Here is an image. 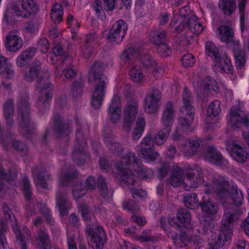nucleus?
Instances as JSON below:
<instances>
[{"label":"nucleus","mask_w":249,"mask_h":249,"mask_svg":"<svg viewBox=\"0 0 249 249\" xmlns=\"http://www.w3.org/2000/svg\"><path fill=\"white\" fill-rule=\"evenodd\" d=\"M177 220L180 227L190 228L191 227V216L190 212L184 209H180L177 213Z\"/></svg>","instance_id":"obj_30"},{"label":"nucleus","mask_w":249,"mask_h":249,"mask_svg":"<svg viewBox=\"0 0 249 249\" xmlns=\"http://www.w3.org/2000/svg\"><path fill=\"white\" fill-rule=\"evenodd\" d=\"M52 130L58 139L67 137L71 131V122L64 120L58 113H55L53 116Z\"/></svg>","instance_id":"obj_8"},{"label":"nucleus","mask_w":249,"mask_h":249,"mask_svg":"<svg viewBox=\"0 0 249 249\" xmlns=\"http://www.w3.org/2000/svg\"><path fill=\"white\" fill-rule=\"evenodd\" d=\"M185 178L183 170L179 167H176L173 169L171 177V184L174 187H178L182 183L184 184Z\"/></svg>","instance_id":"obj_32"},{"label":"nucleus","mask_w":249,"mask_h":249,"mask_svg":"<svg viewBox=\"0 0 249 249\" xmlns=\"http://www.w3.org/2000/svg\"><path fill=\"white\" fill-rule=\"evenodd\" d=\"M2 209L4 218L7 221V222L11 224L13 227L17 239L19 241L21 248L22 249H26V241L23 239L22 234L19 230L15 216L12 213L6 203H4L3 204Z\"/></svg>","instance_id":"obj_13"},{"label":"nucleus","mask_w":249,"mask_h":249,"mask_svg":"<svg viewBox=\"0 0 249 249\" xmlns=\"http://www.w3.org/2000/svg\"><path fill=\"white\" fill-rule=\"evenodd\" d=\"M139 51V49L138 47H129L127 50L123 51L121 58L125 62L128 61Z\"/></svg>","instance_id":"obj_56"},{"label":"nucleus","mask_w":249,"mask_h":249,"mask_svg":"<svg viewBox=\"0 0 249 249\" xmlns=\"http://www.w3.org/2000/svg\"><path fill=\"white\" fill-rule=\"evenodd\" d=\"M161 94L157 89L152 90L146 96L144 102V109L148 113L156 112L159 108V103Z\"/></svg>","instance_id":"obj_14"},{"label":"nucleus","mask_w":249,"mask_h":249,"mask_svg":"<svg viewBox=\"0 0 249 249\" xmlns=\"http://www.w3.org/2000/svg\"><path fill=\"white\" fill-rule=\"evenodd\" d=\"M231 155L233 159L237 162H245L248 157L247 150L245 147H241L237 144L231 145Z\"/></svg>","instance_id":"obj_22"},{"label":"nucleus","mask_w":249,"mask_h":249,"mask_svg":"<svg viewBox=\"0 0 249 249\" xmlns=\"http://www.w3.org/2000/svg\"><path fill=\"white\" fill-rule=\"evenodd\" d=\"M200 144L196 141H189L184 145L182 151L186 157H190L195 155L197 151Z\"/></svg>","instance_id":"obj_35"},{"label":"nucleus","mask_w":249,"mask_h":249,"mask_svg":"<svg viewBox=\"0 0 249 249\" xmlns=\"http://www.w3.org/2000/svg\"><path fill=\"white\" fill-rule=\"evenodd\" d=\"M154 145L153 137L151 134H149L144 137L141 142V149L148 148H153Z\"/></svg>","instance_id":"obj_61"},{"label":"nucleus","mask_w":249,"mask_h":249,"mask_svg":"<svg viewBox=\"0 0 249 249\" xmlns=\"http://www.w3.org/2000/svg\"><path fill=\"white\" fill-rule=\"evenodd\" d=\"M183 202L186 207L193 209L198 206V200L196 193H191L184 197Z\"/></svg>","instance_id":"obj_45"},{"label":"nucleus","mask_w":249,"mask_h":249,"mask_svg":"<svg viewBox=\"0 0 249 249\" xmlns=\"http://www.w3.org/2000/svg\"><path fill=\"white\" fill-rule=\"evenodd\" d=\"M229 122L231 127L239 128L243 126L248 128L249 119L238 106L231 108L229 113Z\"/></svg>","instance_id":"obj_10"},{"label":"nucleus","mask_w":249,"mask_h":249,"mask_svg":"<svg viewBox=\"0 0 249 249\" xmlns=\"http://www.w3.org/2000/svg\"><path fill=\"white\" fill-rule=\"evenodd\" d=\"M212 182L213 188H206L204 190L205 193L210 194L213 191L214 192L221 202H225V200L229 199L228 191L229 183L228 181L221 176H216L213 178Z\"/></svg>","instance_id":"obj_6"},{"label":"nucleus","mask_w":249,"mask_h":249,"mask_svg":"<svg viewBox=\"0 0 249 249\" xmlns=\"http://www.w3.org/2000/svg\"><path fill=\"white\" fill-rule=\"evenodd\" d=\"M223 230L220 228V233L215 239H211L209 240V246L213 249H219L223 247L226 242L231 239V233L230 231Z\"/></svg>","instance_id":"obj_19"},{"label":"nucleus","mask_w":249,"mask_h":249,"mask_svg":"<svg viewBox=\"0 0 249 249\" xmlns=\"http://www.w3.org/2000/svg\"><path fill=\"white\" fill-rule=\"evenodd\" d=\"M219 36L220 40L226 43L233 42L234 33L231 25H222L218 27Z\"/></svg>","instance_id":"obj_25"},{"label":"nucleus","mask_w":249,"mask_h":249,"mask_svg":"<svg viewBox=\"0 0 249 249\" xmlns=\"http://www.w3.org/2000/svg\"><path fill=\"white\" fill-rule=\"evenodd\" d=\"M135 170H137L140 177L143 179L151 178L153 176V171L151 169L147 168L140 169L139 168Z\"/></svg>","instance_id":"obj_63"},{"label":"nucleus","mask_w":249,"mask_h":249,"mask_svg":"<svg viewBox=\"0 0 249 249\" xmlns=\"http://www.w3.org/2000/svg\"><path fill=\"white\" fill-rule=\"evenodd\" d=\"M138 114V102L135 100L129 101L124 109V130L128 132L132 124L136 119Z\"/></svg>","instance_id":"obj_11"},{"label":"nucleus","mask_w":249,"mask_h":249,"mask_svg":"<svg viewBox=\"0 0 249 249\" xmlns=\"http://www.w3.org/2000/svg\"><path fill=\"white\" fill-rule=\"evenodd\" d=\"M86 191V187L83 182L77 180L73 185L72 194L75 199H78L83 196Z\"/></svg>","instance_id":"obj_39"},{"label":"nucleus","mask_w":249,"mask_h":249,"mask_svg":"<svg viewBox=\"0 0 249 249\" xmlns=\"http://www.w3.org/2000/svg\"><path fill=\"white\" fill-rule=\"evenodd\" d=\"M234 56L235 57V65L237 69H240L245 65V54L238 48L233 49Z\"/></svg>","instance_id":"obj_42"},{"label":"nucleus","mask_w":249,"mask_h":249,"mask_svg":"<svg viewBox=\"0 0 249 249\" xmlns=\"http://www.w3.org/2000/svg\"><path fill=\"white\" fill-rule=\"evenodd\" d=\"M174 116V109L173 108V103L168 101L165 106V107L163 111L161 122L164 124L165 127L169 126L172 124L173 118Z\"/></svg>","instance_id":"obj_26"},{"label":"nucleus","mask_w":249,"mask_h":249,"mask_svg":"<svg viewBox=\"0 0 249 249\" xmlns=\"http://www.w3.org/2000/svg\"><path fill=\"white\" fill-rule=\"evenodd\" d=\"M42 63L37 60L33 61L28 71H24V78L28 82H32L37 78L36 88L40 92L37 100L39 110L44 112L49 106V101L53 95L50 92L52 85L49 82L50 74L48 71L42 69Z\"/></svg>","instance_id":"obj_1"},{"label":"nucleus","mask_w":249,"mask_h":249,"mask_svg":"<svg viewBox=\"0 0 249 249\" xmlns=\"http://www.w3.org/2000/svg\"><path fill=\"white\" fill-rule=\"evenodd\" d=\"M141 157L147 162L155 161L159 156V153L154 152L153 148H143L140 151Z\"/></svg>","instance_id":"obj_41"},{"label":"nucleus","mask_w":249,"mask_h":249,"mask_svg":"<svg viewBox=\"0 0 249 249\" xmlns=\"http://www.w3.org/2000/svg\"><path fill=\"white\" fill-rule=\"evenodd\" d=\"M56 199L60 214L63 215L68 208L67 194L64 191H59L57 193Z\"/></svg>","instance_id":"obj_33"},{"label":"nucleus","mask_w":249,"mask_h":249,"mask_svg":"<svg viewBox=\"0 0 249 249\" xmlns=\"http://www.w3.org/2000/svg\"><path fill=\"white\" fill-rule=\"evenodd\" d=\"M157 45V51L159 55L162 57H166L169 55L171 53V49L166 41H164Z\"/></svg>","instance_id":"obj_53"},{"label":"nucleus","mask_w":249,"mask_h":249,"mask_svg":"<svg viewBox=\"0 0 249 249\" xmlns=\"http://www.w3.org/2000/svg\"><path fill=\"white\" fill-rule=\"evenodd\" d=\"M185 174L187 178L184 180L185 182H184L183 187L186 190H189L191 187H197L198 184L201 183L203 180V177L199 174L198 177H196L195 180L192 181V179L194 178L196 175L193 170H187Z\"/></svg>","instance_id":"obj_23"},{"label":"nucleus","mask_w":249,"mask_h":249,"mask_svg":"<svg viewBox=\"0 0 249 249\" xmlns=\"http://www.w3.org/2000/svg\"><path fill=\"white\" fill-rule=\"evenodd\" d=\"M123 162H118L115 164L116 169L119 171V180L122 183L127 185H133L136 181V177L132 171L128 168H124Z\"/></svg>","instance_id":"obj_17"},{"label":"nucleus","mask_w":249,"mask_h":249,"mask_svg":"<svg viewBox=\"0 0 249 249\" xmlns=\"http://www.w3.org/2000/svg\"><path fill=\"white\" fill-rule=\"evenodd\" d=\"M63 11L62 6L58 3H55L52 7L51 18L55 23H59L62 19Z\"/></svg>","instance_id":"obj_37"},{"label":"nucleus","mask_w":249,"mask_h":249,"mask_svg":"<svg viewBox=\"0 0 249 249\" xmlns=\"http://www.w3.org/2000/svg\"><path fill=\"white\" fill-rule=\"evenodd\" d=\"M222 203L225 209L220 228L227 232L230 231V233L232 234V225L239 219L243 211L241 209L233 207L231 204H227L226 201H222Z\"/></svg>","instance_id":"obj_4"},{"label":"nucleus","mask_w":249,"mask_h":249,"mask_svg":"<svg viewBox=\"0 0 249 249\" xmlns=\"http://www.w3.org/2000/svg\"><path fill=\"white\" fill-rule=\"evenodd\" d=\"M207 157L210 161L219 166L224 165L226 162L222 155L213 146L207 147Z\"/></svg>","instance_id":"obj_28"},{"label":"nucleus","mask_w":249,"mask_h":249,"mask_svg":"<svg viewBox=\"0 0 249 249\" xmlns=\"http://www.w3.org/2000/svg\"><path fill=\"white\" fill-rule=\"evenodd\" d=\"M78 175V172L73 167L70 166L63 171L60 178L59 184L63 186H68L70 184L71 179L75 178Z\"/></svg>","instance_id":"obj_24"},{"label":"nucleus","mask_w":249,"mask_h":249,"mask_svg":"<svg viewBox=\"0 0 249 249\" xmlns=\"http://www.w3.org/2000/svg\"><path fill=\"white\" fill-rule=\"evenodd\" d=\"M203 83V87L197 89V92L200 97L206 98L208 96L209 92L211 90L213 91H218V87L214 79L207 77L205 78V81Z\"/></svg>","instance_id":"obj_21"},{"label":"nucleus","mask_w":249,"mask_h":249,"mask_svg":"<svg viewBox=\"0 0 249 249\" xmlns=\"http://www.w3.org/2000/svg\"><path fill=\"white\" fill-rule=\"evenodd\" d=\"M7 228L6 222L1 221L0 225V246H1L3 248H5L7 244V239L4 235Z\"/></svg>","instance_id":"obj_59"},{"label":"nucleus","mask_w":249,"mask_h":249,"mask_svg":"<svg viewBox=\"0 0 249 249\" xmlns=\"http://www.w3.org/2000/svg\"><path fill=\"white\" fill-rule=\"evenodd\" d=\"M97 184L100 194L103 197H106L108 194V189L105 178L102 176H99Z\"/></svg>","instance_id":"obj_55"},{"label":"nucleus","mask_w":249,"mask_h":249,"mask_svg":"<svg viewBox=\"0 0 249 249\" xmlns=\"http://www.w3.org/2000/svg\"><path fill=\"white\" fill-rule=\"evenodd\" d=\"M107 65L102 61H95L90 66L88 72L89 82H96L95 86L106 87V76L104 71Z\"/></svg>","instance_id":"obj_7"},{"label":"nucleus","mask_w":249,"mask_h":249,"mask_svg":"<svg viewBox=\"0 0 249 249\" xmlns=\"http://www.w3.org/2000/svg\"><path fill=\"white\" fill-rule=\"evenodd\" d=\"M84 86V80L80 78L76 80L72 84L71 88V94L74 98L80 97L82 93L83 87Z\"/></svg>","instance_id":"obj_46"},{"label":"nucleus","mask_w":249,"mask_h":249,"mask_svg":"<svg viewBox=\"0 0 249 249\" xmlns=\"http://www.w3.org/2000/svg\"><path fill=\"white\" fill-rule=\"evenodd\" d=\"M182 98L183 105L180 108V113L178 121L182 127L188 129L194 118L195 108L192 105L193 97L187 88L184 89Z\"/></svg>","instance_id":"obj_3"},{"label":"nucleus","mask_w":249,"mask_h":249,"mask_svg":"<svg viewBox=\"0 0 249 249\" xmlns=\"http://www.w3.org/2000/svg\"><path fill=\"white\" fill-rule=\"evenodd\" d=\"M139 68V67L134 66L129 71L130 78L136 83L141 82L143 78V75Z\"/></svg>","instance_id":"obj_51"},{"label":"nucleus","mask_w":249,"mask_h":249,"mask_svg":"<svg viewBox=\"0 0 249 249\" xmlns=\"http://www.w3.org/2000/svg\"><path fill=\"white\" fill-rule=\"evenodd\" d=\"M38 245L41 249H51L48 235L43 231H40L38 236Z\"/></svg>","instance_id":"obj_48"},{"label":"nucleus","mask_w":249,"mask_h":249,"mask_svg":"<svg viewBox=\"0 0 249 249\" xmlns=\"http://www.w3.org/2000/svg\"><path fill=\"white\" fill-rule=\"evenodd\" d=\"M11 8L17 16L29 17L38 11V6L31 0H18L13 1Z\"/></svg>","instance_id":"obj_5"},{"label":"nucleus","mask_w":249,"mask_h":249,"mask_svg":"<svg viewBox=\"0 0 249 249\" xmlns=\"http://www.w3.org/2000/svg\"><path fill=\"white\" fill-rule=\"evenodd\" d=\"M17 170L14 165H12L8 170L7 172H4L3 167L0 165V178L7 181L15 180L17 177Z\"/></svg>","instance_id":"obj_36"},{"label":"nucleus","mask_w":249,"mask_h":249,"mask_svg":"<svg viewBox=\"0 0 249 249\" xmlns=\"http://www.w3.org/2000/svg\"><path fill=\"white\" fill-rule=\"evenodd\" d=\"M171 128L169 126L165 127L163 130L160 131L155 137V142L157 145L162 144L169 135Z\"/></svg>","instance_id":"obj_50"},{"label":"nucleus","mask_w":249,"mask_h":249,"mask_svg":"<svg viewBox=\"0 0 249 249\" xmlns=\"http://www.w3.org/2000/svg\"><path fill=\"white\" fill-rule=\"evenodd\" d=\"M149 39L151 42L157 45L166 41L167 33L164 30L160 28L154 29L150 33Z\"/></svg>","instance_id":"obj_31"},{"label":"nucleus","mask_w":249,"mask_h":249,"mask_svg":"<svg viewBox=\"0 0 249 249\" xmlns=\"http://www.w3.org/2000/svg\"><path fill=\"white\" fill-rule=\"evenodd\" d=\"M124 160L127 165L132 166L134 168H140L141 162L133 153H128L124 158Z\"/></svg>","instance_id":"obj_49"},{"label":"nucleus","mask_w":249,"mask_h":249,"mask_svg":"<svg viewBox=\"0 0 249 249\" xmlns=\"http://www.w3.org/2000/svg\"><path fill=\"white\" fill-rule=\"evenodd\" d=\"M105 88L106 87H95V89L92 96L91 105L95 109L99 108L102 105L105 95Z\"/></svg>","instance_id":"obj_29"},{"label":"nucleus","mask_w":249,"mask_h":249,"mask_svg":"<svg viewBox=\"0 0 249 249\" xmlns=\"http://www.w3.org/2000/svg\"><path fill=\"white\" fill-rule=\"evenodd\" d=\"M206 49L207 51L208 55L213 57L215 62L219 63L220 61L221 57L218 50L213 43L212 42L207 43Z\"/></svg>","instance_id":"obj_47"},{"label":"nucleus","mask_w":249,"mask_h":249,"mask_svg":"<svg viewBox=\"0 0 249 249\" xmlns=\"http://www.w3.org/2000/svg\"><path fill=\"white\" fill-rule=\"evenodd\" d=\"M219 5L224 14L229 16L232 14L236 7L235 1L231 0H221Z\"/></svg>","instance_id":"obj_38"},{"label":"nucleus","mask_w":249,"mask_h":249,"mask_svg":"<svg viewBox=\"0 0 249 249\" xmlns=\"http://www.w3.org/2000/svg\"><path fill=\"white\" fill-rule=\"evenodd\" d=\"M141 61L142 65L144 68H149L155 64V61L154 59L147 54L142 55L141 56Z\"/></svg>","instance_id":"obj_60"},{"label":"nucleus","mask_w":249,"mask_h":249,"mask_svg":"<svg viewBox=\"0 0 249 249\" xmlns=\"http://www.w3.org/2000/svg\"><path fill=\"white\" fill-rule=\"evenodd\" d=\"M182 65L185 67L192 66L195 63L194 56L191 53L184 55L181 59Z\"/></svg>","instance_id":"obj_64"},{"label":"nucleus","mask_w":249,"mask_h":249,"mask_svg":"<svg viewBox=\"0 0 249 249\" xmlns=\"http://www.w3.org/2000/svg\"><path fill=\"white\" fill-rule=\"evenodd\" d=\"M12 146L21 156H25L28 152V147L27 144L21 141L14 140L12 142Z\"/></svg>","instance_id":"obj_52"},{"label":"nucleus","mask_w":249,"mask_h":249,"mask_svg":"<svg viewBox=\"0 0 249 249\" xmlns=\"http://www.w3.org/2000/svg\"><path fill=\"white\" fill-rule=\"evenodd\" d=\"M202 243L203 240L198 235H192L189 238V246L192 249H199Z\"/></svg>","instance_id":"obj_58"},{"label":"nucleus","mask_w":249,"mask_h":249,"mask_svg":"<svg viewBox=\"0 0 249 249\" xmlns=\"http://www.w3.org/2000/svg\"><path fill=\"white\" fill-rule=\"evenodd\" d=\"M86 145V140L80 129L76 132V142L74 150L72 153V160L77 164H83L87 159L84 148Z\"/></svg>","instance_id":"obj_9"},{"label":"nucleus","mask_w":249,"mask_h":249,"mask_svg":"<svg viewBox=\"0 0 249 249\" xmlns=\"http://www.w3.org/2000/svg\"><path fill=\"white\" fill-rule=\"evenodd\" d=\"M17 119L22 133L29 137L35 133L36 128L31 124V104L28 93L20 95L17 103Z\"/></svg>","instance_id":"obj_2"},{"label":"nucleus","mask_w":249,"mask_h":249,"mask_svg":"<svg viewBox=\"0 0 249 249\" xmlns=\"http://www.w3.org/2000/svg\"><path fill=\"white\" fill-rule=\"evenodd\" d=\"M200 205L202 210L210 214H214L218 212V208L217 205L210 201H204L200 203Z\"/></svg>","instance_id":"obj_43"},{"label":"nucleus","mask_w":249,"mask_h":249,"mask_svg":"<svg viewBox=\"0 0 249 249\" xmlns=\"http://www.w3.org/2000/svg\"><path fill=\"white\" fill-rule=\"evenodd\" d=\"M220 106V103L218 100H216L213 101L208 107V115L216 116L218 115L221 110Z\"/></svg>","instance_id":"obj_54"},{"label":"nucleus","mask_w":249,"mask_h":249,"mask_svg":"<svg viewBox=\"0 0 249 249\" xmlns=\"http://www.w3.org/2000/svg\"><path fill=\"white\" fill-rule=\"evenodd\" d=\"M145 125V121L143 118H141L138 119L136 126L132 132V137L134 140L139 139L142 136L143 131Z\"/></svg>","instance_id":"obj_44"},{"label":"nucleus","mask_w":249,"mask_h":249,"mask_svg":"<svg viewBox=\"0 0 249 249\" xmlns=\"http://www.w3.org/2000/svg\"><path fill=\"white\" fill-rule=\"evenodd\" d=\"M22 45V40L16 31H11L6 36L5 47L8 51L16 52L20 49Z\"/></svg>","instance_id":"obj_15"},{"label":"nucleus","mask_w":249,"mask_h":249,"mask_svg":"<svg viewBox=\"0 0 249 249\" xmlns=\"http://www.w3.org/2000/svg\"><path fill=\"white\" fill-rule=\"evenodd\" d=\"M121 110L120 97L117 95L114 96L108 108L111 121L114 124L117 123L120 120Z\"/></svg>","instance_id":"obj_18"},{"label":"nucleus","mask_w":249,"mask_h":249,"mask_svg":"<svg viewBox=\"0 0 249 249\" xmlns=\"http://www.w3.org/2000/svg\"><path fill=\"white\" fill-rule=\"evenodd\" d=\"M127 30L126 23L122 19L119 20L110 29L107 39L111 41L119 42L124 38Z\"/></svg>","instance_id":"obj_12"},{"label":"nucleus","mask_w":249,"mask_h":249,"mask_svg":"<svg viewBox=\"0 0 249 249\" xmlns=\"http://www.w3.org/2000/svg\"><path fill=\"white\" fill-rule=\"evenodd\" d=\"M89 235L90 240L95 243L97 249L103 248L104 244L106 239L105 232L104 229L100 227H96L89 230Z\"/></svg>","instance_id":"obj_16"},{"label":"nucleus","mask_w":249,"mask_h":249,"mask_svg":"<svg viewBox=\"0 0 249 249\" xmlns=\"http://www.w3.org/2000/svg\"><path fill=\"white\" fill-rule=\"evenodd\" d=\"M230 194L231 202L236 206L235 207L239 208L243 203L244 198L242 191L236 186H231Z\"/></svg>","instance_id":"obj_34"},{"label":"nucleus","mask_w":249,"mask_h":249,"mask_svg":"<svg viewBox=\"0 0 249 249\" xmlns=\"http://www.w3.org/2000/svg\"><path fill=\"white\" fill-rule=\"evenodd\" d=\"M32 173L36 183L40 185L44 189H47L48 185L46 182L44 175L45 173H46L45 167L42 166L34 167L32 170Z\"/></svg>","instance_id":"obj_27"},{"label":"nucleus","mask_w":249,"mask_h":249,"mask_svg":"<svg viewBox=\"0 0 249 249\" xmlns=\"http://www.w3.org/2000/svg\"><path fill=\"white\" fill-rule=\"evenodd\" d=\"M109 149L112 154L116 156L121 155L124 151V148L122 145L118 142H115L109 145Z\"/></svg>","instance_id":"obj_62"},{"label":"nucleus","mask_w":249,"mask_h":249,"mask_svg":"<svg viewBox=\"0 0 249 249\" xmlns=\"http://www.w3.org/2000/svg\"><path fill=\"white\" fill-rule=\"evenodd\" d=\"M22 190L24 196L26 200H31L32 196V192L30 189V183L29 182V178L27 177H24L23 178Z\"/></svg>","instance_id":"obj_57"},{"label":"nucleus","mask_w":249,"mask_h":249,"mask_svg":"<svg viewBox=\"0 0 249 249\" xmlns=\"http://www.w3.org/2000/svg\"><path fill=\"white\" fill-rule=\"evenodd\" d=\"M14 101L13 99L6 100L3 104V116L8 126H12L14 124Z\"/></svg>","instance_id":"obj_20"},{"label":"nucleus","mask_w":249,"mask_h":249,"mask_svg":"<svg viewBox=\"0 0 249 249\" xmlns=\"http://www.w3.org/2000/svg\"><path fill=\"white\" fill-rule=\"evenodd\" d=\"M187 24L188 28L194 34L198 35L203 30L202 25L197 22L196 17H191L188 21Z\"/></svg>","instance_id":"obj_40"}]
</instances>
